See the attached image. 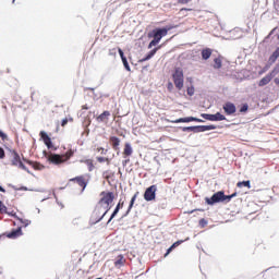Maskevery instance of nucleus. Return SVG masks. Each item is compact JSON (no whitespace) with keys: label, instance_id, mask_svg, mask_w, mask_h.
Listing matches in <instances>:
<instances>
[{"label":"nucleus","instance_id":"1","mask_svg":"<svg viewBox=\"0 0 279 279\" xmlns=\"http://www.w3.org/2000/svg\"><path fill=\"white\" fill-rule=\"evenodd\" d=\"M170 29H173V27L170 26L168 28L153 29V32L148 35V38H153V40L148 45V49H151V47H156V45H158V43H160V40H162V38H165L167 34H169Z\"/></svg>","mask_w":279,"mask_h":279},{"label":"nucleus","instance_id":"2","mask_svg":"<svg viewBox=\"0 0 279 279\" xmlns=\"http://www.w3.org/2000/svg\"><path fill=\"white\" fill-rule=\"evenodd\" d=\"M74 154H75V151H73V149H69L63 155L50 154L48 156V160H49V162H51V165H62L63 162L71 160V158H73Z\"/></svg>","mask_w":279,"mask_h":279},{"label":"nucleus","instance_id":"3","mask_svg":"<svg viewBox=\"0 0 279 279\" xmlns=\"http://www.w3.org/2000/svg\"><path fill=\"white\" fill-rule=\"evenodd\" d=\"M100 199L98 201L97 205H96V209L97 208H101L104 206V204H112V202H114V192H110V191H102L100 193Z\"/></svg>","mask_w":279,"mask_h":279},{"label":"nucleus","instance_id":"4","mask_svg":"<svg viewBox=\"0 0 279 279\" xmlns=\"http://www.w3.org/2000/svg\"><path fill=\"white\" fill-rule=\"evenodd\" d=\"M205 204H207V206L223 204V190L214 193L210 197L206 196Z\"/></svg>","mask_w":279,"mask_h":279},{"label":"nucleus","instance_id":"5","mask_svg":"<svg viewBox=\"0 0 279 279\" xmlns=\"http://www.w3.org/2000/svg\"><path fill=\"white\" fill-rule=\"evenodd\" d=\"M172 80L178 90H182V88H184V72L180 68L175 69L174 73L172 74Z\"/></svg>","mask_w":279,"mask_h":279},{"label":"nucleus","instance_id":"6","mask_svg":"<svg viewBox=\"0 0 279 279\" xmlns=\"http://www.w3.org/2000/svg\"><path fill=\"white\" fill-rule=\"evenodd\" d=\"M158 191V186L153 184L148 186L144 192L145 202H154L156 201V192Z\"/></svg>","mask_w":279,"mask_h":279},{"label":"nucleus","instance_id":"7","mask_svg":"<svg viewBox=\"0 0 279 279\" xmlns=\"http://www.w3.org/2000/svg\"><path fill=\"white\" fill-rule=\"evenodd\" d=\"M77 184L78 186H81V193H84V191H86V187L88 186V180L84 179V177L78 175V177H74L72 179L69 180V184Z\"/></svg>","mask_w":279,"mask_h":279},{"label":"nucleus","instance_id":"8","mask_svg":"<svg viewBox=\"0 0 279 279\" xmlns=\"http://www.w3.org/2000/svg\"><path fill=\"white\" fill-rule=\"evenodd\" d=\"M100 210L101 208H97V206L95 207L92 217L89 219V223L90 226H97V223H99L100 221H104V217H100Z\"/></svg>","mask_w":279,"mask_h":279},{"label":"nucleus","instance_id":"9","mask_svg":"<svg viewBox=\"0 0 279 279\" xmlns=\"http://www.w3.org/2000/svg\"><path fill=\"white\" fill-rule=\"evenodd\" d=\"M201 117L206 119V121H226V116L217 112L216 114L202 113Z\"/></svg>","mask_w":279,"mask_h":279},{"label":"nucleus","instance_id":"10","mask_svg":"<svg viewBox=\"0 0 279 279\" xmlns=\"http://www.w3.org/2000/svg\"><path fill=\"white\" fill-rule=\"evenodd\" d=\"M191 238H186L185 240H178L174 243H172L166 251V253L163 254V258H167V256H169V254H171V252H173V250H175V247H180V245H182V243H185V241H190Z\"/></svg>","mask_w":279,"mask_h":279},{"label":"nucleus","instance_id":"11","mask_svg":"<svg viewBox=\"0 0 279 279\" xmlns=\"http://www.w3.org/2000/svg\"><path fill=\"white\" fill-rule=\"evenodd\" d=\"M7 239H19V236H23V227H17L12 229L10 232L5 234Z\"/></svg>","mask_w":279,"mask_h":279},{"label":"nucleus","instance_id":"12","mask_svg":"<svg viewBox=\"0 0 279 279\" xmlns=\"http://www.w3.org/2000/svg\"><path fill=\"white\" fill-rule=\"evenodd\" d=\"M192 121H195L196 123H203L204 122V120H202L199 118L187 117V118L177 119V120L172 121V123H191Z\"/></svg>","mask_w":279,"mask_h":279},{"label":"nucleus","instance_id":"13","mask_svg":"<svg viewBox=\"0 0 279 279\" xmlns=\"http://www.w3.org/2000/svg\"><path fill=\"white\" fill-rule=\"evenodd\" d=\"M40 138L44 141L46 147H48V149H53V143L51 142V137H49V135H47V133L45 131H41L39 133Z\"/></svg>","mask_w":279,"mask_h":279},{"label":"nucleus","instance_id":"14","mask_svg":"<svg viewBox=\"0 0 279 279\" xmlns=\"http://www.w3.org/2000/svg\"><path fill=\"white\" fill-rule=\"evenodd\" d=\"M222 108L228 116L234 114V112H236V106H234L232 102H226Z\"/></svg>","mask_w":279,"mask_h":279},{"label":"nucleus","instance_id":"15","mask_svg":"<svg viewBox=\"0 0 279 279\" xmlns=\"http://www.w3.org/2000/svg\"><path fill=\"white\" fill-rule=\"evenodd\" d=\"M207 125L187 126L184 132H208Z\"/></svg>","mask_w":279,"mask_h":279},{"label":"nucleus","instance_id":"16","mask_svg":"<svg viewBox=\"0 0 279 279\" xmlns=\"http://www.w3.org/2000/svg\"><path fill=\"white\" fill-rule=\"evenodd\" d=\"M12 165L19 167L20 169H26L23 161H21V156L17 153H14Z\"/></svg>","mask_w":279,"mask_h":279},{"label":"nucleus","instance_id":"17","mask_svg":"<svg viewBox=\"0 0 279 279\" xmlns=\"http://www.w3.org/2000/svg\"><path fill=\"white\" fill-rule=\"evenodd\" d=\"M109 142L111 144L112 149H114V151H119V145H121V140L117 136H111L109 138Z\"/></svg>","mask_w":279,"mask_h":279},{"label":"nucleus","instance_id":"18","mask_svg":"<svg viewBox=\"0 0 279 279\" xmlns=\"http://www.w3.org/2000/svg\"><path fill=\"white\" fill-rule=\"evenodd\" d=\"M271 80H274V72H270L269 74H267L266 76H264L259 83L258 86H267V84H269V82H271Z\"/></svg>","mask_w":279,"mask_h":279},{"label":"nucleus","instance_id":"19","mask_svg":"<svg viewBox=\"0 0 279 279\" xmlns=\"http://www.w3.org/2000/svg\"><path fill=\"white\" fill-rule=\"evenodd\" d=\"M108 119H110V111H104L96 118L98 123H108Z\"/></svg>","mask_w":279,"mask_h":279},{"label":"nucleus","instance_id":"20","mask_svg":"<svg viewBox=\"0 0 279 279\" xmlns=\"http://www.w3.org/2000/svg\"><path fill=\"white\" fill-rule=\"evenodd\" d=\"M133 153H134V150L132 149V145L130 143H125L124 149H123L124 158L132 156Z\"/></svg>","mask_w":279,"mask_h":279},{"label":"nucleus","instance_id":"21","mask_svg":"<svg viewBox=\"0 0 279 279\" xmlns=\"http://www.w3.org/2000/svg\"><path fill=\"white\" fill-rule=\"evenodd\" d=\"M97 162H99L100 165H106L107 167H110V165L112 163V159L108 158V157H101L98 156L96 157Z\"/></svg>","mask_w":279,"mask_h":279},{"label":"nucleus","instance_id":"22","mask_svg":"<svg viewBox=\"0 0 279 279\" xmlns=\"http://www.w3.org/2000/svg\"><path fill=\"white\" fill-rule=\"evenodd\" d=\"M201 56L203 60H209L210 56H213V49L210 48H205L202 50Z\"/></svg>","mask_w":279,"mask_h":279},{"label":"nucleus","instance_id":"23","mask_svg":"<svg viewBox=\"0 0 279 279\" xmlns=\"http://www.w3.org/2000/svg\"><path fill=\"white\" fill-rule=\"evenodd\" d=\"M159 49H160V47L154 48L153 50H150V51L148 52V54H147L145 58L141 59L140 62H147V60H151V57H153V56H156V53H157V51H158Z\"/></svg>","mask_w":279,"mask_h":279},{"label":"nucleus","instance_id":"24","mask_svg":"<svg viewBox=\"0 0 279 279\" xmlns=\"http://www.w3.org/2000/svg\"><path fill=\"white\" fill-rule=\"evenodd\" d=\"M20 191H32L34 193H47V190L40 187V189H29L25 185L20 186Z\"/></svg>","mask_w":279,"mask_h":279},{"label":"nucleus","instance_id":"25","mask_svg":"<svg viewBox=\"0 0 279 279\" xmlns=\"http://www.w3.org/2000/svg\"><path fill=\"white\" fill-rule=\"evenodd\" d=\"M236 186H238V189H243V186L246 189H252V181H250V180L239 181L236 183Z\"/></svg>","mask_w":279,"mask_h":279},{"label":"nucleus","instance_id":"26","mask_svg":"<svg viewBox=\"0 0 279 279\" xmlns=\"http://www.w3.org/2000/svg\"><path fill=\"white\" fill-rule=\"evenodd\" d=\"M278 59H279V47L272 52V56L269 57L268 62L270 64H274Z\"/></svg>","mask_w":279,"mask_h":279},{"label":"nucleus","instance_id":"27","mask_svg":"<svg viewBox=\"0 0 279 279\" xmlns=\"http://www.w3.org/2000/svg\"><path fill=\"white\" fill-rule=\"evenodd\" d=\"M84 163L86 165L88 171H95V169H97L93 159H86Z\"/></svg>","mask_w":279,"mask_h":279},{"label":"nucleus","instance_id":"28","mask_svg":"<svg viewBox=\"0 0 279 279\" xmlns=\"http://www.w3.org/2000/svg\"><path fill=\"white\" fill-rule=\"evenodd\" d=\"M123 260H124L123 254L118 255V257L114 262V267H123V265H124Z\"/></svg>","mask_w":279,"mask_h":279},{"label":"nucleus","instance_id":"29","mask_svg":"<svg viewBox=\"0 0 279 279\" xmlns=\"http://www.w3.org/2000/svg\"><path fill=\"white\" fill-rule=\"evenodd\" d=\"M123 202L121 203V201L117 204V206L114 207L113 211H112V216L111 217H117V215H119V211L121 210V208H123Z\"/></svg>","mask_w":279,"mask_h":279},{"label":"nucleus","instance_id":"30","mask_svg":"<svg viewBox=\"0 0 279 279\" xmlns=\"http://www.w3.org/2000/svg\"><path fill=\"white\" fill-rule=\"evenodd\" d=\"M221 66H222L221 57L214 59V69H221Z\"/></svg>","mask_w":279,"mask_h":279},{"label":"nucleus","instance_id":"31","mask_svg":"<svg viewBox=\"0 0 279 279\" xmlns=\"http://www.w3.org/2000/svg\"><path fill=\"white\" fill-rule=\"evenodd\" d=\"M138 197V192H136L132 197L131 201L129 203V208L133 209L134 208V204H136V198Z\"/></svg>","mask_w":279,"mask_h":279},{"label":"nucleus","instance_id":"32","mask_svg":"<svg viewBox=\"0 0 279 279\" xmlns=\"http://www.w3.org/2000/svg\"><path fill=\"white\" fill-rule=\"evenodd\" d=\"M232 202V194L226 195L223 192L222 204H230Z\"/></svg>","mask_w":279,"mask_h":279},{"label":"nucleus","instance_id":"33","mask_svg":"<svg viewBox=\"0 0 279 279\" xmlns=\"http://www.w3.org/2000/svg\"><path fill=\"white\" fill-rule=\"evenodd\" d=\"M28 165H31V167L36 171H40V169H43V165H40L39 162L28 161Z\"/></svg>","mask_w":279,"mask_h":279},{"label":"nucleus","instance_id":"34","mask_svg":"<svg viewBox=\"0 0 279 279\" xmlns=\"http://www.w3.org/2000/svg\"><path fill=\"white\" fill-rule=\"evenodd\" d=\"M19 221L20 223H22L23 228H27V226L32 225V220H28V219L20 218Z\"/></svg>","mask_w":279,"mask_h":279},{"label":"nucleus","instance_id":"35","mask_svg":"<svg viewBox=\"0 0 279 279\" xmlns=\"http://www.w3.org/2000/svg\"><path fill=\"white\" fill-rule=\"evenodd\" d=\"M4 215H9V217H13V219H16L17 221L21 219V217H19V215H16V211H14V210L7 211V213H4Z\"/></svg>","mask_w":279,"mask_h":279},{"label":"nucleus","instance_id":"36","mask_svg":"<svg viewBox=\"0 0 279 279\" xmlns=\"http://www.w3.org/2000/svg\"><path fill=\"white\" fill-rule=\"evenodd\" d=\"M0 213H2L3 215H5V213H8V206H5V204H3V201H0Z\"/></svg>","mask_w":279,"mask_h":279},{"label":"nucleus","instance_id":"37","mask_svg":"<svg viewBox=\"0 0 279 279\" xmlns=\"http://www.w3.org/2000/svg\"><path fill=\"white\" fill-rule=\"evenodd\" d=\"M198 226H199V228H206L208 226V220H206V218H202L198 221Z\"/></svg>","mask_w":279,"mask_h":279},{"label":"nucleus","instance_id":"38","mask_svg":"<svg viewBox=\"0 0 279 279\" xmlns=\"http://www.w3.org/2000/svg\"><path fill=\"white\" fill-rule=\"evenodd\" d=\"M96 151H98V154L100 153L101 156H106V154H108V149H106L104 147H97Z\"/></svg>","mask_w":279,"mask_h":279},{"label":"nucleus","instance_id":"39","mask_svg":"<svg viewBox=\"0 0 279 279\" xmlns=\"http://www.w3.org/2000/svg\"><path fill=\"white\" fill-rule=\"evenodd\" d=\"M122 63H123L124 68L126 69V71H131L130 63H128V58H123Z\"/></svg>","mask_w":279,"mask_h":279},{"label":"nucleus","instance_id":"40","mask_svg":"<svg viewBox=\"0 0 279 279\" xmlns=\"http://www.w3.org/2000/svg\"><path fill=\"white\" fill-rule=\"evenodd\" d=\"M187 95L190 97H193V95H195V88L194 87H187Z\"/></svg>","mask_w":279,"mask_h":279},{"label":"nucleus","instance_id":"41","mask_svg":"<svg viewBox=\"0 0 279 279\" xmlns=\"http://www.w3.org/2000/svg\"><path fill=\"white\" fill-rule=\"evenodd\" d=\"M52 195H53V197H54V199H56V203L59 204L60 206H62V208H64V205H62V203H60V202L58 201V195L56 194V190H52Z\"/></svg>","mask_w":279,"mask_h":279},{"label":"nucleus","instance_id":"42","mask_svg":"<svg viewBox=\"0 0 279 279\" xmlns=\"http://www.w3.org/2000/svg\"><path fill=\"white\" fill-rule=\"evenodd\" d=\"M248 109H250V106H247V104H244V105L240 108V112H247Z\"/></svg>","mask_w":279,"mask_h":279},{"label":"nucleus","instance_id":"43","mask_svg":"<svg viewBox=\"0 0 279 279\" xmlns=\"http://www.w3.org/2000/svg\"><path fill=\"white\" fill-rule=\"evenodd\" d=\"M130 213H132V208L128 207L126 211L123 214L121 219H125V217H128V215H130Z\"/></svg>","mask_w":279,"mask_h":279},{"label":"nucleus","instance_id":"44","mask_svg":"<svg viewBox=\"0 0 279 279\" xmlns=\"http://www.w3.org/2000/svg\"><path fill=\"white\" fill-rule=\"evenodd\" d=\"M183 12H193V9L182 8L179 11V14H183Z\"/></svg>","mask_w":279,"mask_h":279},{"label":"nucleus","instance_id":"45","mask_svg":"<svg viewBox=\"0 0 279 279\" xmlns=\"http://www.w3.org/2000/svg\"><path fill=\"white\" fill-rule=\"evenodd\" d=\"M5 158V150L0 147V160H3Z\"/></svg>","mask_w":279,"mask_h":279},{"label":"nucleus","instance_id":"46","mask_svg":"<svg viewBox=\"0 0 279 279\" xmlns=\"http://www.w3.org/2000/svg\"><path fill=\"white\" fill-rule=\"evenodd\" d=\"M0 138L2 141H7L8 140V135L5 133H3V131L0 130Z\"/></svg>","mask_w":279,"mask_h":279},{"label":"nucleus","instance_id":"47","mask_svg":"<svg viewBox=\"0 0 279 279\" xmlns=\"http://www.w3.org/2000/svg\"><path fill=\"white\" fill-rule=\"evenodd\" d=\"M192 0H178V3H181L182 5H186V3H191Z\"/></svg>","mask_w":279,"mask_h":279},{"label":"nucleus","instance_id":"48","mask_svg":"<svg viewBox=\"0 0 279 279\" xmlns=\"http://www.w3.org/2000/svg\"><path fill=\"white\" fill-rule=\"evenodd\" d=\"M9 186H10L11 189H13V191H21V187L16 186V185H14V184H12V183H10Z\"/></svg>","mask_w":279,"mask_h":279},{"label":"nucleus","instance_id":"49","mask_svg":"<svg viewBox=\"0 0 279 279\" xmlns=\"http://www.w3.org/2000/svg\"><path fill=\"white\" fill-rule=\"evenodd\" d=\"M105 208V213H110L112 206L111 205H108L106 204V206L104 207Z\"/></svg>","mask_w":279,"mask_h":279},{"label":"nucleus","instance_id":"50","mask_svg":"<svg viewBox=\"0 0 279 279\" xmlns=\"http://www.w3.org/2000/svg\"><path fill=\"white\" fill-rule=\"evenodd\" d=\"M119 54L121 60H123V58H125V54L123 53V50L121 48H118Z\"/></svg>","mask_w":279,"mask_h":279},{"label":"nucleus","instance_id":"51","mask_svg":"<svg viewBox=\"0 0 279 279\" xmlns=\"http://www.w3.org/2000/svg\"><path fill=\"white\" fill-rule=\"evenodd\" d=\"M66 123H69V119H63L61 122V126L64 128L66 125Z\"/></svg>","mask_w":279,"mask_h":279},{"label":"nucleus","instance_id":"52","mask_svg":"<svg viewBox=\"0 0 279 279\" xmlns=\"http://www.w3.org/2000/svg\"><path fill=\"white\" fill-rule=\"evenodd\" d=\"M210 130H217V126L216 125H207V132L210 131Z\"/></svg>","mask_w":279,"mask_h":279},{"label":"nucleus","instance_id":"53","mask_svg":"<svg viewBox=\"0 0 279 279\" xmlns=\"http://www.w3.org/2000/svg\"><path fill=\"white\" fill-rule=\"evenodd\" d=\"M239 195V192H236V190L231 194V198L234 199V197H236Z\"/></svg>","mask_w":279,"mask_h":279},{"label":"nucleus","instance_id":"54","mask_svg":"<svg viewBox=\"0 0 279 279\" xmlns=\"http://www.w3.org/2000/svg\"><path fill=\"white\" fill-rule=\"evenodd\" d=\"M112 219H114V217H112V214H111L108 221H107V226H109V223H112Z\"/></svg>","mask_w":279,"mask_h":279},{"label":"nucleus","instance_id":"55","mask_svg":"<svg viewBox=\"0 0 279 279\" xmlns=\"http://www.w3.org/2000/svg\"><path fill=\"white\" fill-rule=\"evenodd\" d=\"M173 89V83H168V90H172Z\"/></svg>","mask_w":279,"mask_h":279},{"label":"nucleus","instance_id":"56","mask_svg":"<svg viewBox=\"0 0 279 279\" xmlns=\"http://www.w3.org/2000/svg\"><path fill=\"white\" fill-rule=\"evenodd\" d=\"M196 210H199L201 213H204V209H194L190 211V215H193V213H196Z\"/></svg>","mask_w":279,"mask_h":279},{"label":"nucleus","instance_id":"57","mask_svg":"<svg viewBox=\"0 0 279 279\" xmlns=\"http://www.w3.org/2000/svg\"><path fill=\"white\" fill-rule=\"evenodd\" d=\"M0 193H5V187H3L2 185H0Z\"/></svg>","mask_w":279,"mask_h":279},{"label":"nucleus","instance_id":"58","mask_svg":"<svg viewBox=\"0 0 279 279\" xmlns=\"http://www.w3.org/2000/svg\"><path fill=\"white\" fill-rule=\"evenodd\" d=\"M82 110H88V106L87 105L82 106Z\"/></svg>","mask_w":279,"mask_h":279},{"label":"nucleus","instance_id":"59","mask_svg":"<svg viewBox=\"0 0 279 279\" xmlns=\"http://www.w3.org/2000/svg\"><path fill=\"white\" fill-rule=\"evenodd\" d=\"M50 198H51V196H47V197L43 198L41 202H47V199H50Z\"/></svg>","mask_w":279,"mask_h":279},{"label":"nucleus","instance_id":"60","mask_svg":"<svg viewBox=\"0 0 279 279\" xmlns=\"http://www.w3.org/2000/svg\"><path fill=\"white\" fill-rule=\"evenodd\" d=\"M107 215H108V213L104 211V214L99 217H102V219H104V217H106Z\"/></svg>","mask_w":279,"mask_h":279},{"label":"nucleus","instance_id":"61","mask_svg":"<svg viewBox=\"0 0 279 279\" xmlns=\"http://www.w3.org/2000/svg\"><path fill=\"white\" fill-rule=\"evenodd\" d=\"M275 84L279 85V78H275Z\"/></svg>","mask_w":279,"mask_h":279},{"label":"nucleus","instance_id":"62","mask_svg":"<svg viewBox=\"0 0 279 279\" xmlns=\"http://www.w3.org/2000/svg\"><path fill=\"white\" fill-rule=\"evenodd\" d=\"M182 14V16H189V14L186 12L180 13Z\"/></svg>","mask_w":279,"mask_h":279},{"label":"nucleus","instance_id":"63","mask_svg":"<svg viewBox=\"0 0 279 279\" xmlns=\"http://www.w3.org/2000/svg\"><path fill=\"white\" fill-rule=\"evenodd\" d=\"M265 71H267V69H264L263 71H260L259 75H263V73H265Z\"/></svg>","mask_w":279,"mask_h":279},{"label":"nucleus","instance_id":"64","mask_svg":"<svg viewBox=\"0 0 279 279\" xmlns=\"http://www.w3.org/2000/svg\"><path fill=\"white\" fill-rule=\"evenodd\" d=\"M165 181H166V182H171V178H169V179H166Z\"/></svg>","mask_w":279,"mask_h":279}]
</instances>
